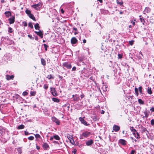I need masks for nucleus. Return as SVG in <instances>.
<instances>
[{"label":"nucleus","mask_w":154,"mask_h":154,"mask_svg":"<svg viewBox=\"0 0 154 154\" xmlns=\"http://www.w3.org/2000/svg\"><path fill=\"white\" fill-rule=\"evenodd\" d=\"M17 151L19 154H21L22 152V149L21 148H19L17 149Z\"/></svg>","instance_id":"nucleus-44"},{"label":"nucleus","mask_w":154,"mask_h":154,"mask_svg":"<svg viewBox=\"0 0 154 154\" xmlns=\"http://www.w3.org/2000/svg\"><path fill=\"white\" fill-rule=\"evenodd\" d=\"M84 118H85V117H84L83 118L80 117L79 118V119L81 122V123L85 126H89L90 124L88 123L84 119Z\"/></svg>","instance_id":"nucleus-2"},{"label":"nucleus","mask_w":154,"mask_h":154,"mask_svg":"<svg viewBox=\"0 0 154 154\" xmlns=\"http://www.w3.org/2000/svg\"><path fill=\"white\" fill-rule=\"evenodd\" d=\"M51 91H52V94L54 96H56L57 95V94L55 90V88H51Z\"/></svg>","instance_id":"nucleus-8"},{"label":"nucleus","mask_w":154,"mask_h":154,"mask_svg":"<svg viewBox=\"0 0 154 154\" xmlns=\"http://www.w3.org/2000/svg\"><path fill=\"white\" fill-rule=\"evenodd\" d=\"M43 87L45 89H47L48 88V85L46 84L44 85Z\"/></svg>","instance_id":"nucleus-47"},{"label":"nucleus","mask_w":154,"mask_h":154,"mask_svg":"<svg viewBox=\"0 0 154 154\" xmlns=\"http://www.w3.org/2000/svg\"><path fill=\"white\" fill-rule=\"evenodd\" d=\"M8 20L10 24L13 23L15 21V17L13 16L11 17L10 18L8 19Z\"/></svg>","instance_id":"nucleus-11"},{"label":"nucleus","mask_w":154,"mask_h":154,"mask_svg":"<svg viewBox=\"0 0 154 154\" xmlns=\"http://www.w3.org/2000/svg\"><path fill=\"white\" fill-rule=\"evenodd\" d=\"M41 64L43 66H45L46 65V62L45 60L43 58L41 59Z\"/></svg>","instance_id":"nucleus-27"},{"label":"nucleus","mask_w":154,"mask_h":154,"mask_svg":"<svg viewBox=\"0 0 154 154\" xmlns=\"http://www.w3.org/2000/svg\"><path fill=\"white\" fill-rule=\"evenodd\" d=\"M53 137L57 140H59L60 139V137L57 135L55 134L53 136Z\"/></svg>","instance_id":"nucleus-26"},{"label":"nucleus","mask_w":154,"mask_h":154,"mask_svg":"<svg viewBox=\"0 0 154 154\" xmlns=\"http://www.w3.org/2000/svg\"><path fill=\"white\" fill-rule=\"evenodd\" d=\"M136 153V152L135 150H133L131 151V152L130 153V154H135Z\"/></svg>","instance_id":"nucleus-53"},{"label":"nucleus","mask_w":154,"mask_h":154,"mask_svg":"<svg viewBox=\"0 0 154 154\" xmlns=\"http://www.w3.org/2000/svg\"><path fill=\"white\" fill-rule=\"evenodd\" d=\"M34 32L35 33L39 36L41 38H42L43 37V34L42 33V32L41 30H39V32L35 31Z\"/></svg>","instance_id":"nucleus-10"},{"label":"nucleus","mask_w":154,"mask_h":154,"mask_svg":"<svg viewBox=\"0 0 154 154\" xmlns=\"http://www.w3.org/2000/svg\"><path fill=\"white\" fill-rule=\"evenodd\" d=\"M136 133L137 136H136V134H135V135H134V136L135 137H136V138L137 139H140V136L138 132H136Z\"/></svg>","instance_id":"nucleus-36"},{"label":"nucleus","mask_w":154,"mask_h":154,"mask_svg":"<svg viewBox=\"0 0 154 154\" xmlns=\"http://www.w3.org/2000/svg\"><path fill=\"white\" fill-rule=\"evenodd\" d=\"M73 137L72 135H69L67 136V138L69 140L70 142L72 145H73L75 142L74 140L73 139Z\"/></svg>","instance_id":"nucleus-6"},{"label":"nucleus","mask_w":154,"mask_h":154,"mask_svg":"<svg viewBox=\"0 0 154 154\" xmlns=\"http://www.w3.org/2000/svg\"><path fill=\"white\" fill-rule=\"evenodd\" d=\"M73 29L75 31V32H74V34L75 35H76L78 33L77 29L76 28L74 27L73 28Z\"/></svg>","instance_id":"nucleus-33"},{"label":"nucleus","mask_w":154,"mask_h":154,"mask_svg":"<svg viewBox=\"0 0 154 154\" xmlns=\"http://www.w3.org/2000/svg\"><path fill=\"white\" fill-rule=\"evenodd\" d=\"M79 100V96L76 94L74 95V97L73 100L75 101H78Z\"/></svg>","instance_id":"nucleus-16"},{"label":"nucleus","mask_w":154,"mask_h":154,"mask_svg":"<svg viewBox=\"0 0 154 154\" xmlns=\"http://www.w3.org/2000/svg\"><path fill=\"white\" fill-rule=\"evenodd\" d=\"M63 66L65 67L67 69H69L72 67L71 65L69 63L67 62H65L63 63Z\"/></svg>","instance_id":"nucleus-3"},{"label":"nucleus","mask_w":154,"mask_h":154,"mask_svg":"<svg viewBox=\"0 0 154 154\" xmlns=\"http://www.w3.org/2000/svg\"><path fill=\"white\" fill-rule=\"evenodd\" d=\"M119 142L122 145L125 146L126 145V141L124 139H120L119 140Z\"/></svg>","instance_id":"nucleus-14"},{"label":"nucleus","mask_w":154,"mask_h":154,"mask_svg":"<svg viewBox=\"0 0 154 154\" xmlns=\"http://www.w3.org/2000/svg\"><path fill=\"white\" fill-rule=\"evenodd\" d=\"M117 3L120 5H122L123 4V2L122 1H121V2H119V0H116Z\"/></svg>","instance_id":"nucleus-37"},{"label":"nucleus","mask_w":154,"mask_h":154,"mask_svg":"<svg viewBox=\"0 0 154 154\" xmlns=\"http://www.w3.org/2000/svg\"><path fill=\"white\" fill-rule=\"evenodd\" d=\"M43 149L45 150H48L49 149V146L47 143H45L42 145Z\"/></svg>","instance_id":"nucleus-9"},{"label":"nucleus","mask_w":154,"mask_h":154,"mask_svg":"<svg viewBox=\"0 0 154 154\" xmlns=\"http://www.w3.org/2000/svg\"><path fill=\"white\" fill-rule=\"evenodd\" d=\"M28 16L30 18L32 19L34 21H36L35 18L33 14L31 13L30 14H29Z\"/></svg>","instance_id":"nucleus-22"},{"label":"nucleus","mask_w":154,"mask_h":154,"mask_svg":"<svg viewBox=\"0 0 154 154\" xmlns=\"http://www.w3.org/2000/svg\"><path fill=\"white\" fill-rule=\"evenodd\" d=\"M99 119V118L98 117L96 116H94V117L93 118V119L94 121H97Z\"/></svg>","instance_id":"nucleus-38"},{"label":"nucleus","mask_w":154,"mask_h":154,"mask_svg":"<svg viewBox=\"0 0 154 154\" xmlns=\"http://www.w3.org/2000/svg\"><path fill=\"white\" fill-rule=\"evenodd\" d=\"M150 110L152 112H154V108L153 107H152V108H151L150 109Z\"/></svg>","instance_id":"nucleus-58"},{"label":"nucleus","mask_w":154,"mask_h":154,"mask_svg":"<svg viewBox=\"0 0 154 154\" xmlns=\"http://www.w3.org/2000/svg\"><path fill=\"white\" fill-rule=\"evenodd\" d=\"M34 27L36 29L39 30L40 27L38 23H37L34 26Z\"/></svg>","instance_id":"nucleus-28"},{"label":"nucleus","mask_w":154,"mask_h":154,"mask_svg":"<svg viewBox=\"0 0 154 154\" xmlns=\"http://www.w3.org/2000/svg\"><path fill=\"white\" fill-rule=\"evenodd\" d=\"M47 78L48 79H54V77H52V75H48L47 77Z\"/></svg>","instance_id":"nucleus-43"},{"label":"nucleus","mask_w":154,"mask_h":154,"mask_svg":"<svg viewBox=\"0 0 154 154\" xmlns=\"http://www.w3.org/2000/svg\"><path fill=\"white\" fill-rule=\"evenodd\" d=\"M5 16L7 17H8L11 16V13L10 11H5Z\"/></svg>","instance_id":"nucleus-18"},{"label":"nucleus","mask_w":154,"mask_h":154,"mask_svg":"<svg viewBox=\"0 0 154 154\" xmlns=\"http://www.w3.org/2000/svg\"><path fill=\"white\" fill-rule=\"evenodd\" d=\"M51 119L52 121L56 123L57 125H60V122L59 120L55 117H52Z\"/></svg>","instance_id":"nucleus-5"},{"label":"nucleus","mask_w":154,"mask_h":154,"mask_svg":"<svg viewBox=\"0 0 154 154\" xmlns=\"http://www.w3.org/2000/svg\"><path fill=\"white\" fill-rule=\"evenodd\" d=\"M91 135V133L88 131L83 132L80 134L79 138L80 139H82L88 137Z\"/></svg>","instance_id":"nucleus-1"},{"label":"nucleus","mask_w":154,"mask_h":154,"mask_svg":"<svg viewBox=\"0 0 154 154\" xmlns=\"http://www.w3.org/2000/svg\"><path fill=\"white\" fill-rule=\"evenodd\" d=\"M134 91H135V95L137 96H138L139 95L138 89L137 88L135 87V88H134Z\"/></svg>","instance_id":"nucleus-23"},{"label":"nucleus","mask_w":154,"mask_h":154,"mask_svg":"<svg viewBox=\"0 0 154 154\" xmlns=\"http://www.w3.org/2000/svg\"><path fill=\"white\" fill-rule=\"evenodd\" d=\"M93 140L90 139L86 142V145L88 146H91L93 143Z\"/></svg>","instance_id":"nucleus-12"},{"label":"nucleus","mask_w":154,"mask_h":154,"mask_svg":"<svg viewBox=\"0 0 154 154\" xmlns=\"http://www.w3.org/2000/svg\"><path fill=\"white\" fill-rule=\"evenodd\" d=\"M101 12L102 14H105L106 13L107 11L104 9H101Z\"/></svg>","instance_id":"nucleus-45"},{"label":"nucleus","mask_w":154,"mask_h":154,"mask_svg":"<svg viewBox=\"0 0 154 154\" xmlns=\"http://www.w3.org/2000/svg\"><path fill=\"white\" fill-rule=\"evenodd\" d=\"M5 131V130L2 127L0 126V136L2 135Z\"/></svg>","instance_id":"nucleus-21"},{"label":"nucleus","mask_w":154,"mask_h":154,"mask_svg":"<svg viewBox=\"0 0 154 154\" xmlns=\"http://www.w3.org/2000/svg\"><path fill=\"white\" fill-rule=\"evenodd\" d=\"M77 39L75 37H72L71 40V42L72 44H74L76 43L77 42Z\"/></svg>","instance_id":"nucleus-13"},{"label":"nucleus","mask_w":154,"mask_h":154,"mask_svg":"<svg viewBox=\"0 0 154 154\" xmlns=\"http://www.w3.org/2000/svg\"><path fill=\"white\" fill-rule=\"evenodd\" d=\"M138 89L139 91V92L140 94H143V92H142V86H140L138 88Z\"/></svg>","instance_id":"nucleus-31"},{"label":"nucleus","mask_w":154,"mask_h":154,"mask_svg":"<svg viewBox=\"0 0 154 154\" xmlns=\"http://www.w3.org/2000/svg\"><path fill=\"white\" fill-rule=\"evenodd\" d=\"M23 26H27V24L26 22L24 21L23 22Z\"/></svg>","instance_id":"nucleus-55"},{"label":"nucleus","mask_w":154,"mask_h":154,"mask_svg":"<svg viewBox=\"0 0 154 154\" xmlns=\"http://www.w3.org/2000/svg\"><path fill=\"white\" fill-rule=\"evenodd\" d=\"M8 32L10 33H12L13 32L12 29L11 27L8 28Z\"/></svg>","instance_id":"nucleus-48"},{"label":"nucleus","mask_w":154,"mask_h":154,"mask_svg":"<svg viewBox=\"0 0 154 154\" xmlns=\"http://www.w3.org/2000/svg\"><path fill=\"white\" fill-rule=\"evenodd\" d=\"M28 36L31 39L32 38V36L30 35H28Z\"/></svg>","instance_id":"nucleus-63"},{"label":"nucleus","mask_w":154,"mask_h":154,"mask_svg":"<svg viewBox=\"0 0 154 154\" xmlns=\"http://www.w3.org/2000/svg\"><path fill=\"white\" fill-rule=\"evenodd\" d=\"M140 21L141 22H142L143 25H144V22H145V21H144V19H143V17L140 18Z\"/></svg>","instance_id":"nucleus-40"},{"label":"nucleus","mask_w":154,"mask_h":154,"mask_svg":"<svg viewBox=\"0 0 154 154\" xmlns=\"http://www.w3.org/2000/svg\"><path fill=\"white\" fill-rule=\"evenodd\" d=\"M14 77V76L13 75H6V79L7 80H9L10 79H13Z\"/></svg>","instance_id":"nucleus-15"},{"label":"nucleus","mask_w":154,"mask_h":154,"mask_svg":"<svg viewBox=\"0 0 154 154\" xmlns=\"http://www.w3.org/2000/svg\"><path fill=\"white\" fill-rule=\"evenodd\" d=\"M35 136L36 138H41V136L38 134H35Z\"/></svg>","instance_id":"nucleus-42"},{"label":"nucleus","mask_w":154,"mask_h":154,"mask_svg":"<svg viewBox=\"0 0 154 154\" xmlns=\"http://www.w3.org/2000/svg\"><path fill=\"white\" fill-rule=\"evenodd\" d=\"M28 26L29 27H30L32 29L33 27V26L32 23L30 22L28 24Z\"/></svg>","instance_id":"nucleus-41"},{"label":"nucleus","mask_w":154,"mask_h":154,"mask_svg":"<svg viewBox=\"0 0 154 154\" xmlns=\"http://www.w3.org/2000/svg\"><path fill=\"white\" fill-rule=\"evenodd\" d=\"M24 133H25V134L26 135H27L28 134H30L28 131H24Z\"/></svg>","instance_id":"nucleus-57"},{"label":"nucleus","mask_w":154,"mask_h":154,"mask_svg":"<svg viewBox=\"0 0 154 154\" xmlns=\"http://www.w3.org/2000/svg\"><path fill=\"white\" fill-rule=\"evenodd\" d=\"M76 67L75 66H73L72 69V71H75L76 70Z\"/></svg>","instance_id":"nucleus-56"},{"label":"nucleus","mask_w":154,"mask_h":154,"mask_svg":"<svg viewBox=\"0 0 154 154\" xmlns=\"http://www.w3.org/2000/svg\"><path fill=\"white\" fill-rule=\"evenodd\" d=\"M80 97H81V98L82 99L83 98L85 97V95H84V94H82L81 95Z\"/></svg>","instance_id":"nucleus-59"},{"label":"nucleus","mask_w":154,"mask_h":154,"mask_svg":"<svg viewBox=\"0 0 154 154\" xmlns=\"http://www.w3.org/2000/svg\"><path fill=\"white\" fill-rule=\"evenodd\" d=\"M42 7V4L41 3H39L38 4H35L32 6V7L36 10H38L40 8Z\"/></svg>","instance_id":"nucleus-4"},{"label":"nucleus","mask_w":154,"mask_h":154,"mask_svg":"<svg viewBox=\"0 0 154 154\" xmlns=\"http://www.w3.org/2000/svg\"><path fill=\"white\" fill-rule=\"evenodd\" d=\"M146 131L148 132L147 129L145 128L142 127V128L141 133H144Z\"/></svg>","instance_id":"nucleus-30"},{"label":"nucleus","mask_w":154,"mask_h":154,"mask_svg":"<svg viewBox=\"0 0 154 154\" xmlns=\"http://www.w3.org/2000/svg\"><path fill=\"white\" fill-rule=\"evenodd\" d=\"M25 126L23 125H19L17 128V129L18 130L22 129L24 128Z\"/></svg>","instance_id":"nucleus-24"},{"label":"nucleus","mask_w":154,"mask_h":154,"mask_svg":"<svg viewBox=\"0 0 154 154\" xmlns=\"http://www.w3.org/2000/svg\"><path fill=\"white\" fill-rule=\"evenodd\" d=\"M35 40L36 41H38V36H36L35 37Z\"/></svg>","instance_id":"nucleus-60"},{"label":"nucleus","mask_w":154,"mask_h":154,"mask_svg":"<svg viewBox=\"0 0 154 154\" xmlns=\"http://www.w3.org/2000/svg\"><path fill=\"white\" fill-rule=\"evenodd\" d=\"M54 138V137H53V136H51L50 138V140H52Z\"/></svg>","instance_id":"nucleus-64"},{"label":"nucleus","mask_w":154,"mask_h":154,"mask_svg":"<svg viewBox=\"0 0 154 154\" xmlns=\"http://www.w3.org/2000/svg\"><path fill=\"white\" fill-rule=\"evenodd\" d=\"M35 94L36 92L35 91H31L30 92V94L32 96H35Z\"/></svg>","instance_id":"nucleus-35"},{"label":"nucleus","mask_w":154,"mask_h":154,"mask_svg":"<svg viewBox=\"0 0 154 154\" xmlns=\"http://www.w3.org/2000/svg\"><path fill=\"white\" fill-rule=\"evenodd\" d=\"M60 11H61V13H62V14H63L64 13V11L63 10V9H61L60 10Z\"/></svg>","instance_id":"nucleus-61"},{"label":"nucleus","mask_w":154,"mask_h":154,"mask_svg":"<svg viewBox=\"0 0 154 154\" xmlns=\"http://www.w3.org/2000/svg\"><path fill=\"white\" fill-rule=\"evenodd\" d=\"M118 58L121 59L122 58V54H118Z\"/></svg>","instance_id":"nucleus-54"},{"label":"nucleus","mask_w":154,"mask_h":154,"mask_svg":"<svg viewBox=\"0 0 154 154\" xmlns=\"http://www.w3.org/2000/svg\"><path fill=\"white\" fill-rule=\"evenodd\" d=\"M150 112L149 111H147V110H145L144 112V114L145 115V117L147 118L148 117L149 115V113Z\"/></svg>","instance_id":"nucleus-19"},{"label":"nucleus","mask_w":154,"mask_h":154,"mask_svg":"<svg viewBox=\"0 0 154 154\" xmlns=\"http://www.w3.org/2000/svg\"><path fill=\"white\" fill-rule=\"evenodd\" d=\"M130 130L133 132V134L134 135H135V132L137 131L136 130L134 129L133 127H132L130 128Z\"/></svg>","instance_id":"nucleus-20"},{"label":"nucleus","mask_w":154,"mask_h":154,"mask_svg":"<svg viewBox=\"0 0 154 154\" xmlns=\"http://www.w3.org/2000/svg\"><path fill=\"white\" fill-rule=\"evenodd\" d=\"M76 151L77 150L75 148L73 149L72 150V152L74 153V154H76Z\"/></svg>","instance_id":"nucleus-50"},{"label":"nucleus","mask_w":154,"mask_h":154,"mask_svg":"<svg viewBox=\"0 0 154 154\" xmlns=\"http://www.w3.org/2000/svg\"><path fill=\"white\" fill-rule=\"evenodd\" d=\"M52 100L55 102L58 103L60 102V100L57 98L53 97L52 98Z\"/></svg>","instance_id":"nucleus-25"},{"label":"nucleus","mask_w":154,"mask_h":154,"mask_svg":"<svg viewBox=\"0 0 154 154\" xmlns=\"http://www.w3.org/2000/svg\"><path fill=\"white\" fill-rule=\"evenodd\" d=\"M25 12L28 15L31 14L30 11L28 9H26L25 11Z\"/></svg>","instance_id":"nucleus-34"},{"label":"nucleus","mask_w":154,"mask_h":154,"mask_svg":"<svg viewBox=\"0 0 154 154\" xmlns=\"http://www.w3.org/2000/svg\"><path fill=\"white\" fill-rule=\"evenodd\" d=\"M134 42V40L130 41L129 42V43L130 45H133Z\"/></svg>","instance_id":"nucleus-52"},{"label":"nucleus","mask_w":154,"mask_h":154,"mask_svg":"<svg viewBox=\"0 0 154 154\" xmlns=\"http://www.w3.org/2000/svg\"><path fill=\"white\" fill-rule=\"evenodd\" d=\"M36 148L37 149L39 150L40 149V147L39 146H37V145H36Z\"/></svg>","instance_id":"nucleus-62"},{"label":"nucleus","mask_w":154,"mask_h":154,"mask_svg":"<svg viewBox=\"0 0 154 154\" xmlns=\"http://www.w3.org/2000/svg\"><path fill=\"white\" fill-rule=\"evenodd\" d=\"M151 11V9L149 7H146L145 8V10L143 11V13L145 14V12L147 13H149Z\"/></svg>","instance_id":"nucleus-17"},{"label":"nucleus","mask_w":154,"mask_h":154,"mask_svg":"<svg viewBox=\"0 0 154 154\" xmlns=\"http://www.w3.org/2000/svg\"><path fill=\"white\" fill-rule=\"evenodd\" d=\"M112 128L115 132H118L119 130L120 127L119 126L115 125L113 126Z\"/></svg>","instance_id":"nucleus-7"},{"label":"nucleus","mask_w":154,"mask_h":154,"mask_svg":"<svg viewBox=\"0 0 154 154\" xmlns=\"http://www.w3.org/2000/svg\"><path fill=\"white\" fill-rule=\"evenodd\" d=\"M28 93H27V92L25 91L22 94L23 96H25L27 95H28Z\"/></svg>","instance_id":"nucleus-51"},{"label":"nucleus","mask_w":154,"mask_h":154,"mask_svg":"<svg viewBox=\"0 0 154 154\" xmlns=\"http://www.w3.org/2000/svg\"><path fill=\"white\" fill-rule=\"evenodd\" d=\"M28 139L29 140H32L34 139V137L33 136H31L28 137Z\"/></svg>","instance_id":"nucleus-39"},{"label":"nucleus","mask_w":154,"mask_h":154,"mask_svg":"<svg viewBox=\"0 0 154 154\" xmlns=\"http://www.w3.org/2000/svg\"><path fill=\"white\" fill-rule=\"evenodd\" d=\"M138 102L139 104H144V102L143 101L140 99H138Z\"/></svg>","instance_id":"nucleus-32"},{"label":"nucleus","mask_w":154,"mask_h":154,"mask_svg":"<svg viewBox=\"0 0 154 154\" xmlns=\"http://www.w3.org/2000/svg\"><path fill=\"white\" fill-rule=\"evenodd\" d=\"M150 123L151 125H154V119H152L150 121Z\"/></svg>","instance_id":"nucleus-49"},{"label":"nucleus","mask_w":154,"mask_h":154,"mask_svg":"<svg viewBox=\"0 0 154 154\" xmlns=\"http://www.w3.org/2000/svg\"><path fill=\"white\" fill-rule=\"evenodd\" d=\"M43 45L44 46V48H45V50L47 51V48L48 47V46L45 44H44Z\"/></svg>","instance_id":"nucleus-46"},{"label":"nucleus","mask_w":154,"mask_h":154,"mask_svg":"<svg viewBox=\"0 0 154 154\" xmlns=\"http://www.w3.org/2000/svg\"><path fill=\"white\" fill-rule=\"evenodd\" d=\"M147 92L149 94H152V91L151 88L149 87L148 88Z\"/></svg>","instance_id":"nucleus-29"}]
</instances>
